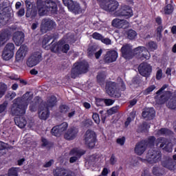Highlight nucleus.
I'll list each match as a JSON object with an SVG mask.
<instances>
[{"label": "nucleus", "instance_id": "obj_33", "mask_svg": "<svg viewBox=\"0 0 176 176\" xmlns=\"http://www.w3.org/2000/svg\"><path fill=\"white\" fill-rule=\"evenodd\" d=\"M146 146H155L156 138L155 136H149L147 139L142 140Z\"/></svg>", "mask_w": 176, "mask_h": 176}, {"label": "nucleus", "instance_id": "obj_58", "mask_svg": "<svg viewBox=\"0 0 176 176\" xmlns=\"http://www.w3.org/2000/svg\"><path fill=\"white\" fill-rule=\"evenodd\" d=\"M18 17H23L25 14V10L24 8H21L19 11L16 12Z\"/></svg>", "mask_w": 176, "mask_h": 176}, {"label": "nucleus", "instance_id": "obj_14", "mask_svg": "<svg viewBox=\"0 0 176 176\" xmlns=\"http://www.w3.org/2000/svg\"><path fill=\"white\" fill-rule=\"evenodd\" d=\"M176 154L173 155V158L167 157L166 160H164L161 162L162 167L168 168L170 171H174L176 167Z\"/></svg>", "mask_w": 176, "mask_h": 176}, {"label": "nucleus", "instance_id": "obj_19", "mask_svg": "<svg viewBox=\"0 0 176 176\" xmlns=\"http://www.w3.org/2000/svg\"><path fill=\"white\" fill-rule=\"evenodd\" d=\"M121 53L122 57L126 60H130V58H133V56H134L133 48L129 44L122 45L121 47Z\"/></svg>", "mask_w": 176, "mask_h": 176}, {"label": "nucleus", "instance_id": "obj_12", "mask_svg": "<svg viewBox=\"0 0 176 176\" xmlns=\"http://www.w3.org/2000/svg\"><path fill=\"white\" fill-rule=\"evenodd\" d=\"M1 56L3 60L9 61L14 56V44L13 43H7Z\"/></svg>", "mask_w": 176, "mask_h": 176}, {"label": "nucleus", "instance_id": "obj_10", "mask_svg": "<svg viewBox=\"0 0 176 176\" xmlns=\"http://www.w3.org/2000/svg\"><path fill=\"white\" fill-rule=\"evenodd\" d=\"M43 60V58L42 57V52L37 51L33 52L30 57L28 58V60L26 62V64L28 67H30L32 68V67H35V65H38L41 61Z\"/></svg>", "mask_w": 176, "mask_h": 176}, {"label": "nucleus", "instance_id": "obj_39", "mask_svg": "<svg viewBox=\"0 0 176 176\" xmlns=\"http://www.w3.org/2000/svg\"><path fill=\"white\" fill-rule=\"evenodd\" d=\"M174 12V6L171 3H168L164 7V14H172Z\"/></svg>", "mask_w": 176, "mask_h": 176}, {"label": "nucleus", "instance_id": "obj_26", "mask_svg": "<svg viewBox=\"0 0 176 176\" xmlns=\"http://www.w3.org/2000/svg\"><path fill=\"white\" fill-rule=\"evenodd\" d=\"M146 148H148L143 140L138 142L135 146V153L138 155V156H141V155L144 154V152L146 151Z\"/></svg>", "mask_w": 176, "mask_h": 176}, {"label": "nucleus", "instance_id": "obj_9", "mask_svg": "<svg viewBox=\"0 0 176 176\" xmlns=\"http://www.w3.org/2000/svg\"><path fill=\"white\" fill-rule=\"evenodd\" d=\"M115 14L117 17H123L124 19H129L133 17L134 13L130 6L124 5L121 6L119 10L116 11Z\"/></svg>", "mask_w": 176, "mask_h": 176}, {"label": "nucleus", "instance_id": "obj_34", "mask_svg": "<svg viewBox=\"0 0 176 176\" xmlns=\"http://www.w3.org/2000/svg\"><path fill=\"white\" fill-rule=\"evenodd\" d=\"M20 168L19 167H12L8 170V175H1L0 176H19V170Z\"/></svg>", "mask_w": 176, "mask_h": 176}, {"label": "nucleus", "instance_id": "obj_31", "mask_svg": "<svg viewBox=\"0 0 176 176\" xmlns=\"http://www.w3.org/2000/svg\"><path fill=\"white\" fill-rule=\"evenodd\" d=\"M9 21V16L5 11H1L0 12V27H3L6 25V23Z\"/></svg>", "mask_w": 176, "mask_h": 176}, {"label": "nucleus", "instance_id": "obj_45", "mask_svg": "<svg viewBox=\"0 0 176 176\" xmlns=\"http://www.w3.org/2000/svg\"><path fill=\"white\" fill-rule=\"evenodd\" d=\"M155 89H156V86H155V85H151L143 91V94L144 96H148V94H151V93H152Z\"/></svg>", "mask_w": 176, "mask_h": 176}, {"label": "nucleus", "instance_id": "obj_36", "mask_svg": "<svg viewBox=\"0 0 176 176\" xmlns=\"http://www.w3.org/2000/svg\"><path fill=\"white\" fill-rule=\"evenodd\" d=\"M57 104V98L54 96H52L47 100V106L48 108H53L54 105Z\"/></svg>", "mask_w": 176, "mask_h": 176}, {"label": "nucleus", "instance_id": "obj_50", "mask_svg": "<svg viewBox=\"0 0 176 176\" xmlns=\"http://www.w3.org/2000/svg\"><path fill=\"white\" fill-rule=\"evenodd\" d=\"M93 39H96V41H101L102 39L103 36L101 34L95 32L91 35Z\"/></svg>", "mask_w": 176, "mask_h": 176}, {"label": "nucleus", "instance_id": "obj_42", "mask_svg": "<svg viewBox=\"0 0 176 176\" xmlns=\"http://www.w3.org/2000/svg\"><path fill=\"white\" fill-rule=\"evenodd\" d=\"M6 90H8V85L5 83H0V98H2L5 96Z\"/></svg>", "mask_w": 176, "mask_h": 176}, {"label": "nucleus", "instance_id": "obj_59", "mask_svg": "<svg viewBox=\"0 0 176 176\" xmlns=\"http://www.w3.org/2000/svg\"><path fill=\"white\" fill-rule=\"evenodd\" d=\"M74 3V1L72 0H63V3L65 6H67L68 9H69V7L71 6L72 3Z\"/></svg>", "mask_w": 176, "mask_h": 176}, {"label": "nucleus", "instance_id": "obj_40", "mask_svg": "<svg viewBox=\"0 0 176 176\" xmlns=\"http://www.w3.org/2000/svg\"><path fill=\"white\" fill-rule=\"evenodd\" d=\"M159 144H160V148H164L166 144H167V138L163 137L158 138L156 140L157 146H159Z\"/></svg>", "mask_w": 176, "mask_h": 176}, {"label": "nucleus", "instance_id": "obj_49", "mask_svg": "<svg viewBox=\"0 0 176 176\" xmlns=\"http://www.w3.org/2000/svg\"><path fill=\"white\" fill-rule=\"evenodd\" d=\"M8 144L0 140V151H4L3 155H6V151H8Z\"/></svg>", "mask_w": 176, "mask_h": 176}, {"label": "nucleus", "instance_id": "obj_35", "mask_svg": "<svg viewBox=\"0 0 176 176\" xmlns=\"http://www.w3.org/2000/svg\"><path fill=\"white\" fill-rule=\"evenodd\" d=\"M152 173L153 175L162 176L164 174V168H160V166H154Z\"/></svg>", "mask_w": 176, "mask_h": 176}, {"label": "nucleus", "instance_id": "obj_11", "mask_svg": "<svg viewBox=\"0 0 176 176\" xmlns=\"http://www.w3.org/2000/svg\"><path fill=\"white\" fill-rule=\"evenodd\" d=\"M146 157L147 159V162L151 164L159 163V162L162 160V153L154 149H149Z\"/></svg>", "mask_w": 176, "mask_h": 176}, {"label": "nucleus", "instance_id": "obj_3", "mask_svg": "<svg viewBox=\"0 0 176 176\" xmlns=\"http://www.w3.org/2000/svg\"><path fill=\"white\" fill-rule=\"evenodd\" d=\"M58 33H52L51 34H45L43 39V45H47L53 39L52 42L50 45V49L52 53H60V50H61V41L60 40L54 43L56 39H58Z\"/></svg>", "mask_w": 176, "mask_h": 176}, {"label": "nucleus", "instance_id": "obj_47", "mask_svg": "<svg viewBox=\"0 0 176 176\" xmlns=\"http://www.w3.org/2000/svg\"><path fill=\"white\" fill-rule=\"evenodd\" d=\"M96 79L99 85H104V83H105V78H104V75L102 74H98Z\"/></svg>", "mask_w": 176, "mask_h": 176}, {"label": "nucleus", "instance_id": "obj_64", "mask_svg": "<svg viewBox=\"0 0 176 176\" xmlns=\"http://www.w3.org/2000/svg\"><path fill=\"white\" fill-rule=\"evenodd\" d=\"M95 57L97 60H98V58H100V57H101V55L102 54V50L100 49V50H98V52H96L95 54Z\"/></svg>", "mask_w": 176, "mask_h": 176}, {"label": "nucleus", "instance_id": "obj_52", "mask_svg": "<svg viewBox=\"0 0 176 176\" xmlns=\"http://www.w3.org/2000/svg\"><path fill=\"white\" fill-rule=\"evenodd\" d=\"M92 118L96 124H100V115H98V113H94L92 115Z\"/></svg>", "mask_w": 176, "mask_h": 176}, {"label": "nucleus", "instance_id": "obj_63", "mask_svg": "<svg viewBox=\"0 0 176 176\" xmlns=\"http://www.w3.org/2000/svg\"><path fill=\"white\" fill-rule=\"evenodd\" d=\"M41 142H42V146H47L49 145V141H47V139L45 138H41Z\"/></svg>", "mask_w": 176, "mask_h": 176}, {"label": "nucleus", "instance_id": "obj_2", "mask_svg": "<svg viewBox=\"0 0 176 176\" xmlns=\"http://www.w3.org/2000/svg\"><path fill=\"white\" fill-rule=\"evenodd\" d=\"M57 3L52 0H37L36 8L28 9L25 14V17L30 19V21L35 20L36 16H47L49 13L57 14L58 12Z\"/></svg>", "mask_w": 176, "mask_h": 176}, {"label": "nucleus", "instance_id": "obj_18", "mask_svg": "<svg viewBox=\"0 0 176 176\" xmlns=\"http://www.w3.org/2000/svg\"><path fill=\"white\" fill-rule=\"evenodd\" d=\"M118 52L116 50H110L107 52L104 56L103 60L105 64H111V63H115L118 60Z\"/></svg>", "mask_w": 176, "mask_h": 176}, {"label": "nucleus", "instance_id": "obj_43", "mask_svg": "<svg viewBox=\"0 0 176 176\" xmlns=\"http://www.w3.org/2000/svg\"><path fill=\"white\" fill-rule=\"evenodd\" d=\"M149 129H151V125L146 122H143L142 124L140 126V130L142 133L148 132Z\"/></svg>", "mask_w": 176, "mask_h": 176}, {"label": "nucleus", "instance_id": "obj_38", "mask_svg": "<svg viewBox=\"0 0 176 176\" xmlns=\"http://www.w3.org/2000/svg\"><path fill=\"white\" fill-rule=\"evenodd\" d=\"M98 49V47L96 45H91L87 49V54L89 57H91L96 54V52H97V50Z\"/></svg>", "mask_w": 176, "mask_h": 176}, {"label": "nucleus", "instance_id": "obj_53", "mask_svg": "<svg viewBox=\"0 0 176 176\" xmlns=\"http://www.w3.org/2000/svg\"><path fill=\"white\" fill-rule=\"evenodd\" d=\"M82 123L85 127H90L94 124L93 120H91V119H87Z\"/></svg>", "mask_w": 176, "mask_h": 176}, {"label": "nucleus", "instance_id": "obj_57", "mask_svg": "<svg viewBox=\"0 0 176 176\" xmlns=\"http://www.w3.org/2000/svg\"><path fill=\"white\" fill-rule=\"evenodd\" d=\"M162 76H163V70H162V69H159L156 73L157 80H160V79H162Z\"/></svg>", "mask_w": 176, "mask_h": 176}, {"label": "nucleus", "instance_id": "obj_15", "mask_svg": "<svg viewBox=\"0 0 176 176\" xmlns=\"http://www.w3.org/2000/svg\"><path fill=\"white\" fill-rule=\"evenodd\" d=\"M68 129V123L63 122L59 125H56L51 129V134L54 137H60L64 131H66Z\"/></svg>", "mask_w": 176, "mask_h": 176}, {"label": "nucleus", "instance_id": "obj_24", "mask_svg": "<svg viewBox=\"0 0 176 176\" xmlns=\"http://www.w3.org/2000/svg\"><path fill=\"white\" fill-rule=\"evenodd\" d=\"M25 37V36L23 32H16L13 35L12 40L16 46H21L24 43Z\"/></svg>", "mask_w": 176, "mask_h": 176}, {"label": "nucleus", "instance_id": "obj_60", "mask_svg": "<svg viewBox=\"0 0 176 176\" xmlns=\"http://www.w3.org/2000/svg\"><path fill=\"white\" fill-rule=\"evenodd\" d=\"M115 100L112 99H104V104L107 107H110V105H113Z\"/></svg>", "mask_w": 176, "mask_h": 176}, {"label": "nucleus", "instance_id": "obj_20", "mask_svg": "<svg viewBox=\"0 0 176 176\" xmlns=\"http://www.w3.org/2000/svg\"><path fill=\"white\" fill-rule=\"evenodd\" d=\"M78 133H79L78 129L74 126L71 127L65 133L64 138L67 141H72V140H75L78 137Z\"/></svg>", "mask_w": 176, "mask_h": 176}, {"label": "nucleus", "instance_id": "obj_17", "mask_svg": "<svg viewBox=\"0 0 176 176\" xmlns=\"http://www.w3.org/2000/svg\"><path fill=\"white\" fill-rule=\"evenodd\" d=\"M135 54L140 56V60H149L151 58V53L145 47H138L134 49Z\"/></svg>", "mask_w": 176, "mask_h": 176}, {"label": "nucleus", "instance_id": "obj_8", "mask_svg": "<svg viewBox=\"0 0 176 176\" xmlns=\"http://www.w3.org/2000/svg\"><path fill=\"white\" fill-rule=\"evenodd\" d=\"M56 27L57 24L54 20L45 18L41 21L40 31L42 34H46L47 31H53V30H56Z\"/></svg>", "mask_w": 176, "mask_h": 176}, {"label": "nucleus", "instance_id": "obj_21", "mask_svg": "<svg viewBox=\"0 0 176 176\" xmlns=\"http://www.w3.org/2000/svg\"><path fill=\"white\" fill-rule=\"evenodd\" d=\"M12 32L9 29H3L0 31V46H3L7 41L10 38Z\"/></svg>", "mask_w": 176, "mask_h": 176}, {"label": "nucleus", "instance_id": "obj_1", "mask_svg": "<svg viewBox=\"0 0 176 176\" xmlns=\"http://www.w3.org/2000/svg\"><path fill=\"white\" fill-rule=\"evenodd\" d=\"M33 95L31 92L28 91L23 95L21 98H18L14 100L11 108V114L12 116H18L14 118V123L19 129H24L27 126V120L24 115L28 107V102L32 100Z\"/></svg>", "mask_w": 176, "mask_h": 176}, {"label": "nucleus", "instance_id": "obj_41", "mask_svg": "<svg viewBox=\"0 0 176 176\" xmlns=\"http://www.w3.org/2000/svg\"><path fill=\"white\" fill-rule=\"evenodd\" d=\"M146 47L150 52H155L157 50V44L155 41H149L146 44Z\"/></svg>", "mask_w": 176, "mask_h": 176}, {"label": "nucleus", "instance_id": "obj_16", "mask_svg": "<svg viewBox=\"0 0 176 176\" xmlns=\"http://www.w3.org/2000/svg\"><path fill=\"white\" fill-rule=\"evenodd\" d=\"M138 72L142 76H144L145 78H148L151 74H152V66L148 64L147 63H141L138 68Z\"/></svg>", "mask_w": 176, "mask_h": 176}, {"label": "nucleus", "instance_id": "obj_27", "mask_svg": "<svg viewBox=\"0 0 176 176\" xmlns=\"http://www.w3.org/2000/svg\"><path fill=\"white\" fill-rule=\"evenodd\" d=\"M68 9L70 10V12L74 13V14H80L83 12V10H82V8H80V5L75 1H73Z\"/></svg>", "mask_w": 176, "mask_h": 176}, {"label": "nucleus", "instance_id": "obj_54", "mask_svg": "<svg viewBox=\"0 0 176 176\" xmlns=\"http://www.w3.org/2000/svg\"><path fill=\"white\" fill-rule=\"evenodd\" d=\"M116 142H117V144H118V145L123 146V145H124V142H126V137L122 136L120 138H118L116 140Z\"/></svg>", "mask_w": 176, "mask_h": 176}, {"label": "nucleus", "instance_id": "obj_29", "mask_svg": "<svg viewBox=\"0 0 176 176\" xmlns=\"http://www.w3.org/2000/svg\"><path fill=\"white\" fill-rule=\"evenodd\" d=\"M85 153H86V151L80 150L78 148H74L72 149L69 152V155L71 156H74L76 157H78V159H80V157H82V156H83Z\"/></svg>", "mask_w": 176, "mask_h": 176}, {"label": "nucleus", "instance_id": "obj_51", "mask_svg": "<svg viewBox=\"0 0 176 176\" xmlns=\"http://www.w3.org/2000/svg\"><path fill=\"white\" fill-rule=\"evenodd\" d=\"M118 162V158H116V156H115V154H112L109 159V163L111 166H115L116 163Z\"/></svg>", "mask_w": 176, "mask_h": 176}, {"label": "nucleus", "instance_id": "obj_48", "mask_svg": "<svg viewBox=\"0 0 176 176\" xmlns=\"http://www.w3.org/2000/svg\"><path fill=\"white\" fill-rule=\"evenodd\" d=\"M95 100L96 107H104V104H105L104 98H96Z\"/></svg>", "mask_w": 176, "mask_h": 176}, {"label": "nucleus", "instance_id": "obj_25", "mask_svg": "<svg viewBox=\"0 0 176 176\" xmlns=\"http://www.w3.org/2000/svg\"><path fill=\"white\" fill-rule=\"evenodd\" d=\"M156 115V111L153 107L146 109L142 113V116L146 120H153Z\"/></svg>", "mask_w": 176, "mask_h": 176}, {"label": "nucleus", "instance_id": "obj_28", "mask_svg": "<svg viewBox=\"0 0 176 176\" xmlns=\"http://www.w3.org/2000/svg\"><path fill=\"white\" fill-rule=\"evenodd\" d=\"M27 50V47L25 45H21L20 48L18 50L16 54V60L20 61L24 58V56H25V51Z\"/></svg>", "mask_w": 176, "mask_h": 176}, {"label": "nucleus", "instance_id": "obj_4", "mask_svg": "<svg viewBox=\"0 0 176 176\" xmlns=\"http://www.w3.org/2000/svg\"><path fill=\"white\" fill-rule=\"evenodd\" d=\"M89 71V63L85 60L76 62L74 64L71 71V78L76 79L78 75L86 74Z\"/></svg>", "mask_w": 176, "mask_h": 176}, {"label": "nucleus", "instance_id": "obj_62", "mask_svg": "<svg viewBox=\"0 0 176 176\" xmlns=\"http://www.w3.org/2000/svg\"><path fill=\"white\" fill-rule=\"evenodd\" d=\"M102 43H104L105 45H111L112 43V41L109 38H104V36L100 40Z\"/></svg>", "mask_w": 176, "mask_h": 176}, {"label": "nucleus", "instance_id": "obj_23", "mask_svg": "<svg viewBox=\"0 0 176 176\" xmlns=\"http://www.w3.org/2000/svg\"><path fill=\"white\" fill-rule=\"evenodd\" d=\"M74 173L72 170H67L65 168H63L61 167L57 166L54 170H53V175L54 176H74Z\"/></svg>", "mask_w": 176, "mask_h": 176}, {"label": "nucleus", "instance_id": "obj_6", "mask_svg": "<svg viewBox=\"0 0 176 176\" xmlns=\"http://www.w3.org/2000/svg\"><path fill=\"white\" fill-rule=\"evenodd\" d=\"M84 141L86 146L93 149L97 142V134L94 131L88 129L84 135Z\"/></svg>", "mask_w": 176, "mask_h": 176}, {"label": "nucleus", "instance_id": "obj_30", "mask_svg": "<svg viewBox=\"0 0 176 176\" xmlns=\"http://www.w3.org/2000/svg\"><path fill=\"white\" fill-rule=\"evenodd\" d=\"M38 118L41 120H47L49 116H50V111L48 108L38 111Z\"/></svg>", "mask_w": 176, "mask_h": 176}, {"label": "nucleus", "instance_id": "obj_7", "mask_svg": "<svg viewBox=\"0 0 176 176\" xmlns=\"http://www.w3.org/2000/svg\"><path fill=\"white\" fill-rule=\"evenodd\" d=\"M106 91L110 97L120 98L122 94L118 89V84L115 82L109 81L106 82Z\"/></svg>", "mask_w": 176, "mask_h": 176}, {"label": "nucleus", "instance_id": "obj_32", "mask_svg": "<svg viewBox=\"0 0 176 176\" xmlns=\"http://www.w3.org/2000/svg\"><path fill=\"white\" fill-rule=\"evenodd\" d=\"M158 134H160V135H164L165 137H173L174 132L167 128H161L158 130Z\"/></svg>", "mask_w": 176, "mask_h": 176}, {"label": "nucleus", "instance_id": "obj_56", "mask_svg": "<svg viewBox=\"0 0 176 176\" xmlns=\"http://www.w3.org/2000/svg\"><path fill=\"white\" fill-rule=\"evenodd\" d=\"M8 108V102H4L3 104H0V113H3Z\"/></svg>", "mask_w": 176, "mask_h": 176}, {"label": "nucleus", "instance_id": "obj_55", "mask_svg": "<svg viewBox=\"0 0 176 176\" xmlns=\"http://www.w3.org/2000/svg\"><path fill=\"white\" fill-rule=\"evenodd\" d=\"M168 107L170 108V109H176V100L168 102Z\"/></svg>", "mask_w": 176, "mask_h": 176}, {"label": "nucleus", "instance_id": "obj_22", "mask_svg": "<svg viewBox=\"0 0 176 176\" xmlns=\"http://www.w3.org/2000/svg\"><path fill=\"white\" fill-rule=\"evenodd\" d=\"M111 25L116 28H129V21L124 19H115L111 22Z\"/></svg>", "mask_w": 176, "mask_h": 176}, {"label": "nucleus", "instance_id": "obj_5", "mask_svg": "<svg viewBox=\"0 0 176 176\" xmlns=\"http://www.w3.org/2000/svg\"><path fill=\"white\" fill-rule=\"evenodd\" d=\"M100 8L105 12H115L119 8V2L116 0H96Z\"/></svg>", "mask_w": 176, "mask_h": 176}, {"label": "nucleus", "instance_id": "obj_61", "mask_svg": "<svg viewBox=\"0 0 176 176\" xmlns=\"http://www.w3.org/2000/svg\"><path fill=\"white\" fill-rule=\"evenodd\" d=\"M54 163V160H50L47 162H46L44 165L43 167L45 168H47L49 167H52V165Z\"/></svg>", "mask_w": 176, "mask_h": 176}, {"label": "nucleus", "instance_id": "obj_44", "mask_svg": "<svg viewBox=\"0 0 176 176\" xmlns=\"http://www.w3.org/2000/svg\"><path fill=\"white\" fill-rule=\"evenodd\" d=\"M128 39L133 40L137 36V32L133 30H129L126 32Z\"/></svg>", "mask_w": 176, "mask_h": 176}, {"label": "nucleus", "instance_id": "obj_13", "mask_svg": "<svg viewBox=\"0 0 176 176\" xmlns=\"http://www.w3.org/2000/svg\"><path fill=\"white\" fill-rule=\"evenodd\" d=\"M167 89V85H164L156 93L154 97L156 104L158 105H163L167 101L166 96L163 94V91Z\"/></svg>", "mask_w": 176, "mask_h": 176}, {"label": "nucleus", "instance_id": "obj_46", "mask_svg": "<svg viewBox=\"0 0 176 176\" xmlns=\"http://www.w3.org/2000/svg\"><path fill=\"white\" fill-rule=\"evenodd\" d=\"M60 113H67L69 111V107L67 104H60L59 107Z\"/></svg>", "mask_w": 176, "mask_h": 176}, {"label": "nucleus", "instance_id": "obj_37", "mask_svg": "<svg viewBox=\"0 0 176 176\" xmlns=\"http://www.w3.org/2000/svg\"><path fill=\"white\" fill-rule=\"evenodd\" d=\"M60 42V52H62V53H68V50H69V44H65V41L63 39H61Z\"/></svg>", "mask_w": 176, "mask_h": 176}]
</instances>
